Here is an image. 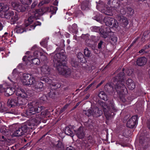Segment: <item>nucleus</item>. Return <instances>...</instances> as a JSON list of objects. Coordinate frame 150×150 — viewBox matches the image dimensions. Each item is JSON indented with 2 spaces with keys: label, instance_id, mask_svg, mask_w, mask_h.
Returning a JSON list of instances; mask_svg holds the SVG:
<instances>
[{
  "label": "nucleus",
  "instance_id": "47",
  "mask_svg": "<svg viewBox=\"0 0 150 150\" xmlns=\"http://www.w3.org/2000/svg\"><path fill=\"white\" fill-rule=\"evenodd\" d=\"M90 40L92 41L96 42L98 40V38L97 37L94 35H91V36Z\"/></svg>",
  "mask_w": 150,
  "mask_h": 150
},
{
  "label": "nucleus",
  "instance_id": "45",
  "mask_svg": "<svg viewBox=\"0 0 150 150\" xmlns=\"http://www.w3.org/2000/svg\"><path fill=\"white\" fill-rule=\"evenodd\" d=\"M40 100L41 102H44L48 99V97L45 95H43L42 96L40 97Z\"/></svg>",
  "mask_w": 150,
  "mask_h": 150
},
{
  "label": "nucleus",
  "instance_id": "17",
  "mask_svg": "<svg viewBox=\"0 0 150 150\" xmlns=\"http://www.w3.org/2000/svg\"><path fill=\"white\" fill-rule=\"evenodd\" d=\"M147 62V59L145 57H139L137 60V65L140 67L143 66L145 65Z\"/></svg>",
  "mask_w": 150,
  "mask_h": 150
},
{
  "label": "nucleus",
  "instance_id": "49",
  "mask_svg": "<svg viewBox=\"0 0 150 150\" xmlns=\"http://www.w3.org/2000/svg\"><path fill=\"white\" fill-rule=\"evenodd\" d=\"M39 50L35 51L33 53V56H32L34 57H38V56L39 54L41 55L42 53L41 52H40L38 51Z\"/></svg>",
  "mask_w": 150,
  "mask_h": 150
},
{
  "label": "nucleus",
  "instance_id": "7",
  "mask_svg": "<svg viewBox=\"0 0 150 150\" xmlns=\"http://www.w3.org/2000/svg\"><path fill=\"white\" fill-rule=\"evenodd\" d=\"M46 114L45 111H42L40 114H36L35 117L27 122V125L30 126H34L36 123H39L41 120L45 117Z\"/></svg>",
  "mask_w": 150,
  "mask_h": 150
},
{
  "label": "nucleus",
  "instance_id": "24",
  "mask_svg": "<svg viewBox=\"0 0 150 150\" xmlns=\"http://www.w3.org/2000/svg\"><path fill=\"white\" fill-rule=\"evenodd\" d=\"M27 59L29 61H31L33 64L36 65H39L40 63V60L37 57H33V56H28Z\"/></svg>",
  "mask_w": 150,
  "mask_h": 150
},
{
  "label": "nucleus",
  "instance_id": "12",
  "mask_svg": "<svg viewBox=\"0 0 150 150\" xmlns=\"http://www.w3.org/2000/svg\"><path fill=\"white\" fill-rule=\"evenodd\" d=\"M28 130V127L26 125H24L16 129L13 133V135L15 137L23 135L27 132Z\"/></svg>",
  "mask_w": 150,
  "mask_h": 150
},
{
  "label": "nucleus",
  "instance_id": "16",
  "mask_svg": "<svg viewBox=\"0 0 150 150\" xmlns=\"http://www.w3.org/2000/svg\"><path fill=\"white\" fill-rule=\"evenodd\" d=\"M41 74L43 75L47 76L50 74V69L47 65H44L40 68Z\"/></svg>",
  "mask_w": 150,
  "mask_h": 150
},
{
  "label": "nucleus",
  "instance_id": "11",
  "mask_svg": "<svg viewBox=\"0 0 150 150\" xmlns=\"http://www.w3.org/2000/svg\"><path fill=\"white\" fill-rule=\"evenodd\" d=\"M11 5L14 10L18 12L25 11L27 7L26 6L18 2H12Z\"/></svg>",
  "mask_w": 150,
  "mask_h": 150
},
{
  "label": "nucleus",
  "instance_id": "56",
  "mask_svg": "<svg viewBox=\"0 0 150 150\" xmlns=\"http://www.w3.org/2000/svg\"><path fill=\"white\" fill-rule=\"evenodd\" d=\"M5 88L3 87L2 85H0V93L5 92Z\"/></svg>",
  "mask_w": 150,
  "mask_h": 150
},
{
  "label": "nucleus",
  "instance_id": "23",
  "mask_svg": "<svg viewBox=\"0 0 150 150\" xmlns=\"http://www.w3.org/2000/svg\"><path fill=\"white\" fill-rule=\"evenodd\" d=\"M68 29L70 33H73L76 34L78 32V29L76 24L74 23L71 28V26L68 27Z\"/></svg>",
  "mask_w": 150,
  "mask_h": 150
},
{
  "label": "nucleus",
  "instance_id": "54",
  "mask_svg": "<svg viewBox=\"0 0 150 150\" xmlns=\"http://www.w3.org/2000/svg\"><path fill=\"white\" fill-rule=\"evenodd\" d=\"M6 109L4 107V106H2L1 103L0 102V111L3 112L4 111L6 110Z\"/></svg>",
  "mask_w": 150,
  "mask_h": 150
},
{
  "label": "nucleus",
  "instance_id": "26",
  "mask_svg": "<svg viewBox=\"0 0 150 150\" xmlns=\"http://www.w3.org/2000/svg\"><path fill=\"white\" fill-rule=\"evenodd\" d=\"M27 27H25V24L22 25L17 27V29L16 32L18 33H22L24 31H26V28Z\"/></svg>",
  "mask_w": 150,
  "mask_h": 150
},
{
  "label": "nucleus",
  "instance_id": "25",
  "mask_svg": "<svg viewBox=\"0 0 150 150\" xmlns=\"http://www.w3.org/2000/svg\"><path fill=\"white\" fill-rule=\"evenodd\" d=\"M44 11L42 9H40L36 10L34 13V16L36 19H38L44 13Z\"/></svg>",
  "mask_w": 150,
  "mask_h": 150
},
{
  "label": "nucleus",
  "instance_id": "50",
  "mask_svg": "<svg viewBox=\"0 0 150 150\" xmlns=\"http://www.w3.org/2000/svg\"><path fill=\"white\" fill-rule=\"evenodd\" d=\"M35 27L36 26L34 24L33 25H30L28 28H26V31L30 30H33L35 28Z\"/></svg>",
  "mask_w": 150,
  "mask_h": 150
},
{
  "label": "nucleus",
  "instance_id": "19",
  "mask_svg": "<svg viewBox=\"0 0 150 150\" xmlns=\"http://www.w3.org/2000/svg\"><path fill=\"white\" fill-rule=\"evenodd\" d=\"M76 134L79 139H83L84 138L85 134L83 131V129L81 127H80L78 129L76 132Z\"/></svg>",
  "mask_w": 150,
  "mask_h": 150
},
{
  "label": "nucleus",
  "instance_id": "37",
  "mask_svg": "<svg viewBox=\"0 0 150 150\" xmlns=\"http://www.w3.org/2000/svg\"><path fill=\"white\" fill-rule=\"evenodd\" d=\"M83 113L88 117L91 115H93V111L91 109H89L87 110H84L83 111Z\"/></svg>",
  "mask_w": 150,
  "mask_h": 150
},
{
  "label": "nucleus",
  "instance_id": "13",
  "mask_svg": "<svg viewBox=\"0 0 150 150\" xmlns=\"http://www.w3.org/2000/svg\"><path fill=\"white\" fill-rule=\"evenodd\" d=\"M32 85L33 90L36 92H39L44 90L43 83L40 81H36L35 79L34 83Z\"/></svg>",
  "mask_w": 150,
  "mask_h": 150
},
{
  "label": "nucleus",
  "instance_id": "10",
  "mask_svg": "<svg viewBox=\"0 0 150 150\" xmlns=\"http://www.w3.org/2000/svg\"><path fill=\"white\" fill-rule=\"evenodd\" d=\"M104 22L106 26H108L113 28H116L118 27V23L117 21L115 19L109 17H105L103 19Z\"/></svg>",
  "mask_w": 150,
  "mask_h": 150
},
{
  "label": "nucleus",
  "instance_id": "35",
  "mask_svg": "<svg viewBox=\"0 0 150 150\" xmlns=\"http://www.w3.org/2000/svg\"><path fill=\"white\" fill-rule=\"evenodd\" d=\"M33 16H31L29 17L27 21H26L25 22V24L26 27H27L29 26L31 23H32L33 20Z\"/></svg>",
  "mask_w": 150,
  "mask_h": 150
},
{
  "label": "nucleus",
  "instance_id": "46",
  "mask_svg": "<svg viewBox=\"0 0 150 150\" xmlns=\"http://www.w3.org/2000/svg\"><path fill=\"white\" fill-rule=\"evenodd\" d=\"M40 56V59L41 61L42 62H45L47 60L46 57L45 55H43L42 54H41Z\"/></svg>",
  "mask_w": 150,
  "mask_h": 150
},
{
  "label": "nucleus",
  "instance_id": "20",
  "mask_svg": "<svg viewBox=\"0 0 150 150\" xmlns=\"http://www.w3.org/2000/svg\"><path fill=\"white\" fill-rule=\"evenodd\" d=\"M126 83L128 88L130 90H133L135 88V83L131 79H128L126 81Z\"/></svg>",
  "mask_w": 150,
  "mask_h": 150
},
{
  "label": "nucleus",
  "instance_id": "38",
  "mask_svg": "<svg viewBox=\"0 0 150 150\" xmlns=\"http://www.w3.org/2000/svg\"><path fill=\"white\" fill-rule=\"evenodd\" d=\"M105 45V43L103 41L100 40L98 43V48L99 50H101L103 48V49Z\"/></svg>",
  "mask_w": 150,
  "mask_h": 150
},
{
  "label": "nucleus",
  "instance_id": "28",
  "mask_svg": "<svg viewBox=\"0 0 150 150\" xmlns=\"http://www.w3.org/2000/svg\"><path fill=\"white\" fill-rule=\"evenodd\" d=\"M103 11V12L106 15L111 16L113 14L112 10L109 7L105 8Z\"/></svg>",
  "mask_w": 150,
  "mask_h": 150
},
{
  "label": "nucleus",
  "instance_id": "58",
  "mask_svg": "<svg viewBox=\"0 0 150 150\" xmlns=\"http://www.w3.org/2000/svg\"><path fill=\"white\" fill-rule=\"evenodd\" d=\"M66 129H67V130L68 131V132L69 133V134L71 135H72L73 134L72 129H70L69 128V127L66 126Z\"/></svg>",
  "mask_w": 150,
  "mask_h": 150
},
{
  "label": "nucleus",
  "instance_id": "52",
  "mask_svg": "<svg viewBox=\"0 0 150 150\" xmlns=\"http://www.w3.org/2000/svg\"><path fill=\"white\" fill-rule=\"evenodd\" d=\"M40 44L42 46L46 47L47 45V41L46 40H43L40 42Z\"/></svg>",
  "mask_w": 150,
  "mask_h": 150
},
{
  "label": "nucleus",
  "instance_id": "1",
  "mask_svg": "<svg viewBox=\"0 0 150 150\" xmlns=\"http://www.w3.org/2000/svg\"><path fill=\"white\" fill-rule=\"evenodd\" d=\"M124 68L122 69V71L118 74L116 76V83L115 82L113 83H111L105 86V87H107L108 91L109 93L112 94L114 93L115 94L116 92L121 99V97H123L124 95L128 93L127 89L124 84Z\"/></svg>",
  "mask_w": 150,
  "mask_h": 150
},
{
  "label": "nucleus",
  "instance_id": "53",
  "mask_svg": "<svg viewBox=\"0 0 150 150\" xmlns=\"http://www.w3.org/2000/svg\"><path fill=\"white\" fill-rule=\"evenodd\" d=\"M41 80L44 81L45 82L48 83H50L51 82V80L50 79H49V78L48 77L43 78L42 79H41Z\"/></svg>",
  "mask_w": 150,
  "mask_h": 150
},
{
  "label": "nucleus",
  "instance_id": "21",
  "mask_svg": "<svg viewBox=\"0 0 150 150\" xmlns=\"http://www.w3.org/2000/svg\"><path fill=\"white\" fill-rule=\"evenodd\" d=\"M93 116L97 117L100 116L103 114V111L98 108H95L93 111Z\"/></svg>",
  "mask_w": 150,
  "mask_h": 150
},
{
  "label": "nucleus",
  "instance_id": "64",
  "mask_svg": "<svg viewBox=\"0 0 150 150\" xmlns=\"http://www.w3.org/2000/svg\"><path fill=\"white\" fill-rule=\"evenodd\" d=\"M66 150H75L73 147L69 146V147H66Z\"/></svg>",
  "mask_w": 150,
  "mask_h": 150
},
{
  "label": "nucleus",
  "instance_id": "60",
  "mask_svg": "<svg viewBox=\"0 0 150 150\" xmlns=\"http://www.w3.org/2000/svg\"><path fill=\"white\" fill-rule=\"evenodd\" d=\"M120 13L122 15H124L126 14V11L125 9L122 8L120 9Z\"/></svg>",
  "mask_w": 150,
  "mask_h": 150
},
{
  "label": "nucleus",
  "instance_id": "34",
  "mask_svg": "<svg viewBox=\"0 0 150 150\" xmlns=\"http://www.w3.org/2000/svg\"><path fill=\"white\" fill-rule=\"evenodd\" d=\"M83 53L85 57H89L91 53V51L88 47H86L83 51Z\"/></svg>",
  "mask_w": 150,
  "mask_h": 150
},
{
  "label": "nucleus",
  "instance_id": "30",
  "mask_svg": "<svg viewBox=\"0 0 150 150\" xmlns=\"http://www.w3.org/2000/svg\"><path fill=\"white\" fill-rule=\"evenodd\" d=\"M18 18H19L18 14L16 12H15L14 15L12 16L10 22L11 24H14L18 20Z\"/></svg>",
  "mask_w": 150,
  "mask_h": 150
},
{
  "label": "nucleus",
  "instance_id": "57",
  "mask_svg": "<svg viewBox=\"0 0 150 150\" xmlns=\"http://www.w3.org/2000/svg\"><path fill=\"white\" fill-rule=\"evenodd\" d=\"M95 81H94L92 83L89 85L86 88L85 90L87 91H88L93 85L95 83Z\"/></svg>",
  "mask_w": 150,
  "mask_h": 150
},
{
  "label": "nucleus",
  "instance_id": "48",
  "mask_svg": "<svg viewBox=\"0 0 150 150\" xmlns=\"http://www.w3.org/2000/svg\"><path fill=\"white\" fill-rule=\"evenodd\" d=\"M75 13L76 17H78L83 15V13L80 10H78L76 11Z\"/></svg>",
  "mask_w": 150,
  "mask_h": 150
},
{
  "label": "nucleus",
  "instance_id": "3",
  "mask_svg": "<svg viewBox=\"0 0 150 150\" xmlns=\"http://www.w3.org/2000/svg\"><path fill=\"white\" fill-rule=\"evenodd\" d=\"M65 52L61 51L54 55L53 61L59 74L64 75L66 74Z\"/></svg>",
  "mask_w": 150,
  "mask_h": 150
},
{
  "label": "nucleus",
  "instance_id": "41",
  "mask_svg": "<svg viewBox=\"0 0 150 150\" xmlns=\"http://www.w3.org/2000/svg\"><path fill=\"white\" fill-rule=\"evenodd\" d=\"M17 114V112L16 111L14 110H11L8 111V112H6L5 114V116H8V114H10L11 115L12 114L16 115Z\"/></svg>",
  "mask_w": 150,
  "mask_h": 150
},
{
  "label": "nucleus",
  "instance_id": "44",
  "mask_svg": "<svg viewBox=\"0 0 150 150\" xmlns=\"http://www.w3.org/2000/svg\"><path fill=\"white\" fill-rule=\"evenodd\" d=\"M149 33L150 31L149 30H147L145 31L143 33L142 39L143 38L145 39V38H147Z\"/></svg>",
  "mask_w": 150,
  "mask_h": 150
},
{
  "label": "nucleus",
  "instance_id": "18",
  "mask_svg": "<svg viewBox=\"0 0 150 150\" xmlns=\"http://www.w3.org/2000/svg\"><path fill=\"white\" fill-rule=\"evenodd\" d=\"M90 4L89 1L85 0L83 1L81 5V9L83 11L88 10L89 9Z\"/></svg>",
  "mask_w": 150,
  "mask_h": 150
},
{
  "label": "nucleus",
  "instance_id": "62",
  "mask_svg": "<svg viewBox=\"0 0 150 150\" xmlns=\"http://www.w3.org/2000/svg\"><path fill=\"white\" fill-rule=\"evenodd\" d=\"M149 48H150V43L146 45L144 47L145 50Z\"/></svg>",
  "mask_w": 150,
  "mask_h": 150
},
{
  "label": "nucleus",
  "instance_id": "15",
  "mask_svg": "<svg viewBox=\"0 0 150 150\" xmlns=\"http://www.w3.org/2000/svg\"><path fill=\"white\" fill-rule=\"evenodd\" d=\"M67 66H66V68ZM78 72L76 70H73L72 71L69 69H66V78L68 76L73 78L75 79H77L79 77L78 74Z\"/></svg>",
  "mask_w": 150,
  "mask_h": 150
},
{
  "label": "nucleus",
  "instance_id": "22",
  "mask_svg": "<svg viewBox=\"0 0 150 150\" xmlns=\"http://www.w3.org/2000/svg\"><path fill=\"white\" fill-rule=\"evenodd\" d=\"M15 91V89L13 88L9 87L5 89V95L6 96H8L12 95Z\"/></svg>",
  "mask_w": 150,
  "mask_h": 150
},
{
  "label": "nucleus",
  "instance_id": "61",
  "mask_svg": "<svg viewBox=\"0 0 150 150\" xmlns=\"http://www.w3.org/2000/svg\"><path fill=\"white\" fill-rule=\"evenodd\" d=\"M37 2L36 1L34 2L31 5V8H34L35 6L37 4Z\"/></svg>",
  "mask_w": 150,
  "mask_h": 150
},
{
  "label": "nucleus",
  "instance_id": "9",
  "mask_svg": "<svg viewBox=\"0 0 150 150\" xmlns=\"http://www.w3.org/2000/svg\"><path fill=\"white\" fill-rule=\"evenodd\" d=\"M77 57L78 61H73L71 62V64L72 67L76 68H79L81 67V63H85L87 61L83 54L81 52L78 53Z\"/></svg>",
  "mask_w": 150,
  "mask_h": 150
},
{
  "label": "nucleus",
  "instance_id": "6",
  "mask_svg": "<svg viewBox=\"0 0 150 150\" xmlns=\"http://www.w3.org/2000/svg\"><path fill=\"white\" fill-rule=\"evenodd\" d=\"M91 28V29L94 32H99L101 36L104 38H107L109 36V34L112 32L109 27L100 28L99 27L94 26Z\"/></svg>",
  "mask_w": 150,
  "mask_h": 150
},
{
  "label": "nucleus",
  "instance_id": "4",
  "mask_svg": "<svg viewBox=\"0 0 150 150\" xmlns=\"http://www.w3.org/2000/svg\"><path fill=\"white\" fill-rule=\"evenodd\" d=\"M98 103L106 116H111L112 113L114 114V112H116L117 110L112 99H109L107 102L99 100Z\"/></svg>",
  "mask_w": 150,
  "mask_h": 150
},
{
  "label": "nucleus",
  "instance_id": "51",
  "mask_svg": "<svg viewBox=\"0 0 150 150\" xmlns=\"http://www.w3.org/2000/svg\"><path fill=\"white\" fill-rule=\"evenodd\" d=\"M49 2V1H47L46 0H42L40 2L39 4V5L40 6H41L44 4H48Z\"/></svg>",
  "mask_w": 150,
  "mask_h": 150
},
{
  "label": "nucleus",
  "instance_id": "5",
  "mask_svg": "<svg viewBox=\"0 0 150 150\" xmlns=\"http://www.w3.org/2000/svg\"><path fill=\"white\" fill-rule=\"evenodd\" d=\"M28 109L25 111V114L27 116H29L36 113H39L42 110L44 109V107L42 106H40L39 103L36 101H33L29 103L28 104Z\"/></svg>",
  "mask_w": 150,
  "mask_h": 150
},
{
  "label": "nucleus",
  "instance_id": "33",
  "mask_svg": "<svg viewBox=\"0 0 150 150\" xmlns=\"http://www.w3.org/2000/svg\"><path fill=\"white\" fill-rule=\"evenodd\" d=\"M126 12L128 14V16H131L133 15L134 13V11L133 9L129 6H128L126 7Z\"/></svg>",
  "mask_w": 150,
  "mask_h": 150
},
{
  "label": "nucleus",
  "instance_id": "36",
  "mask_svg": "<svg viewBox=\"0 0 150 150\" xmlns=\"http://www.w3.org/2000/svg\"><path fill=\"white\" fill-rule=\"evenodd\" d=\"M51 87L54 90H56L61 87V85L58 82H52Z\"/></svg>",
  "mask_w": 150,
  "mask_h": 150
},
{
  "label": "nucleus",
  "instance_id": "29",
  "mask_svg": "<svg viewBox=\"0 0 150 150\" xmlns=\"http://www.w3.org/2000/svg\"><path fill=\"white\" fill-rule=\"evenodd\" d=\"M98 97L100 99L105 101H107L108 100V96L104 91H102L99 93Z\"/></svg>",
  "mask_w": 150,
  "mask_h": 150
},
{
  "label": "nucleus",
  "instance_id": "39",
  "mask_svg": "<svg viewBox=\"0 0 150 150\" xmlns=\"http://www.w3.org/2000/svg\"><path fill=\"white\" fill-rule=\"evenodd\" d=\"M112 6L114 8H117L119 6L120 4L117 0H113L112 2Z\"/></svg>",
  "mask_w": 150,
  "mask_h": 150
},
{
  "label": "nucleus",
  "instance_id": "31",
  "mask_svg": "<svg viewBox=\"0 0 150 150\" xmlns=\"http://www.w3.org/2000/svg\"><path fill=\"white\" fill-rule=\"evenodd\" d=\"M122 21H121V25L123 27L125 28L128 24V22L127 18L123 16L121 18Z\"/></svg>",
  "mask_w": 150,
  "mask_h": 150
},
{
  "label": "nucleus",
  "instance_id": "59",
  "mask_svg": "<svg viewBox=\"0 0 150 150\" xmlns=\"http://www.w3.org/2000/svg\"><path fill=\"white\" fill-rule=\"evenodd\" d=\"M146 125L147 128L150 130V118L147 120L146 122Z\"/></svg>",
  "mask_w": 150,
  "mask_h": 150
},
{
  "label": "nucleus",
  "instance_id": "43",
  "mask_svg": "<svg viewBox=\"0 0 150 150\" xmlns=\"http://www.w3.org/2000/svg\"><path fill=\"white\" fill-rule=\"evenodd\" d=\"M32 0H21V1L22 4L25 5V4H30L32 2Z\"/></svg>",
  "mask_w": 150,
  "mask_h": 150
},
{
  "label": "nucleus",
  "instance_id": "40",
  "mask_svg": "<svg viewBox=\"0 0 150 150\" xmlns=\"http://www.w3.org/2000/svg\"><path fill=\"white\" fill-rule=\"evenodd\" d=\"M55 94V92L52 90V91H50L49 92H48L47 95L49 97L53 98L54 97Z\"/></svg>",
  "mask_w": 150,
  "mask_h": 150
},
{
  "label": "nucleus",
  "instance_id": "55",
  "mask_svg": "<svg viewBox=\"0 0 150 150\" xmlns=\"http://www.w3.org/2000/svg\"><path fill=\"white\" fill-rule=\"evenodd\" d=\"M40 48H39L36 45H34L31 48V50H39Z\"/></svg>",
  "mask_w": 150,
  "mask_h": 150
},
{
  "label": "nucleus",
  "instance_id": "27",
  "mask_svg": "<svg viewBox=\"0 0 150 150\" xmlns=\"http://www.w3.org/2000/svg\"><path fill=\"white\" fill-rule=\"evenodd\" d=\"M14 12L13 11L4 12V17L7 19H10L12 16L14 15Z\"/></svg>",
  "mask_w": 150,
  "mask_h": 150
},
{
  "label": "nucleus",
  "instance_id": "8",
  "mask_svg": "<svg viewBox=\"0 0 150 150\" xmlns=\"http://www.w3.org/2000/svg\"><path fill=\"white\" fill-rule=\"evenodd\" d=\"M35 77L31 74H24L21 78L23 85H31L35 82Z\"/></svg>",
  "mask_w": 150,
  "mask_h": 150
},
{
  "label": "nucleus",
  "instance_id": "2",
  "mask_svg": "<svg viewBox=\"0 0 150 150\" xmlns=\"http://www.w3.org/2000/svg\"><path fill=\"white\" fill-rule=\"evenodd\" d=\"M16 96L8 100L7 105L9 107L25 105L27 102V96L23 89H18L16 92Z\"/></svg>",
  "mask_w": 150,
  "mask_h": 150
},
{
  "label": "nucleus",
  "instance_id": "63",
  "mask_svg": "<svg viewBox=\"0 0 150 150\" xmlns=\"http://www.w3.org/2000/svg\"><path fill=\"white\" fill-rule=\"evenodd\" d=\"M81 103V102H79L77 103L76 105H75L74 107L73 108H72V110H74L75 108H76L80 104V103Z\"/></svg>",
  "mask_w": 150,
  "mask_h": 150
},
{
  "label": "nucleus",
  "instance_id": "14",
  "mask_svg": "<svg viewBox=\"0 0 150 150\" xmlns=\"http://www.w3.org/2000/svg\"><path fill=\"white\" fill-rule=\"evenodd\" d=\"M138 116L137 115L132 116L127 121L126 126L130 128H133L138 123Z\"/></svg>",
  "mask_w": 150,
  "mask_h": 150
},
{
  "label": "nucleus",
  "instance_id": "32",
  "mask_svg": "<svg viewBox=\"0 0 150 150\" xmlns=\"http://www.w3.org/2000/svg\"><path fill=\"white\" fill-rule=\"evenodd\" d=\"M9 9V7L8 5L0 3V12H5L7 11Z\"/></svg>",
  "mask_w": 150,
  "mask_h": 150
},
{
  "label": "nucleus",
  "instance_id": "42",
  "mask_svg": "<svg viewBox=\"0 0 150 150\" xmlns=\"http://www.w3.org/2000/svg\"><path fill=\"white\" fill-rule=\"evenodd\" d=\"M110 42L112 44L115 43L117 41V38L115 36H111L110 38Z\"/></svg>",
  "mask_w": 150,
  "mask_h": 150
}]
</instances>
